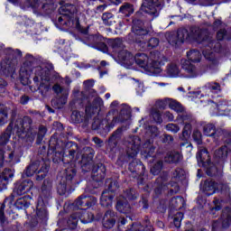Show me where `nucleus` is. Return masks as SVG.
I'll list each match as a JSON object with an SVG mask.
<instances>
[{
	"instance_id": "nucleus-1",
	"label": "nucleus",
	"mask_w": 231,
	"mask_h": 231,
	"mask_svg": "<svg viewBox=\"0 0 231 231\" xmlns=\"http://www.w3.org/2000/svg\"><path fill=\"white\" fill-rule=\"evenodd\" d=\"M184 41H197L199 44L205 46L206 49L203 51V55L208 60H214L216 59V53L221 52V43L212 40V36L207 31H203L198 27L189 29V33L187 29L179 30L177 32V41L169 40V42L174 46V44L183 42Z\"/></svg>"
},
{
	"instance_id": "nucleus-2",
	"label": "nucleus",
	"mask_w": 231,
	"mask_h": 231,
	"mask_svg": "<svg viewBox=\"0 0 231 231\" xmlns=\"http://www.w3.org/2000/svg\"><path fill=\"white\" fill-rule=\"evenodd\" d=\"M26 59L29 61L24 62L20 69L21 83L23 86H28V84H30V77L32 72H33V82L36 84L42 95L48 93V91H50L53 86V79H50L51 65L43 64L33 69L32 68V60H33V56L27 54Z\"/></svg>"
},
{
	"instance_id": "nucleus-3",
	"label": "nucleus",
	"mask_w": 231,
	"mask_h": 231,
	"mask_svg": "<svg viewBox=\"0 0 231 231\" xmlns=\"http://www.w3.org/2000/svg\"><path fill=\"white\" fill-rule=\"evenodd\" d=\"M134 62L139 68H142L147 75L158 76L162 73V67L167 62V58L160 54V52H156L154 57L152 55L151 59L144 53H137L134 57Z\"/></svg>"
},
{
	"instance_id": "nucleus-4",
	"label": "nucleus",
	"mask_w": 231,
	"mask_h": 231,
	"mask_svg": "<svg viewBox=\"0 0 231 231\" xmlns=\"http://www.w3.org/2000/svg\"><path fill=\"white\" fill-rule=\"evenodd\" d=\"M61 6L59 8V12L61 16L58 17V24L62 26L64 30L68 28H75L81 33H88V30H82L80 23L79 22V16L77 15V7L73 5L60 3Z\"/></svg>"
},
{
	"instance_id": "nucleus-5",
	"label": "nucleus",
	"mask_w": 231,
	"mask_h": 231,
	"mask_svg": "<svg viewBox=\"0 0 231 231\" xmlns=\"http://www.w3.org/2000/svg\"><path fill=\"white\" fill-rule=\"evenodd\" d=\"M112 51V57L118 64L131 69L133 68V64H134V56L124 49V43L122 42V39L117 38L116 40H111L109 42Z\"/></svg>"
},
{
	"instance_id": "nucleus-6",
	"label": "nucleus",
	"mask_w": 231,
	"mask_h": 231,
	"mask_svg": "<svg viewBox=\"0 0 231 231\" xmlns=\"http://www.w3.org/2000/svg\"><path fill=\"white\" fill-rule=\"evenodd\" d=\"M162 104H165V106H168L170 109L176 111V113H179L177 120H181L185 124L184 129L182 131V136L180 138L182 140H187V138H189L192 133V125L187 122H192V117L185 114V108H183L181 104L174 99L165 98L162 100Z\"/></svg>"
},
{
	"instance_id": "nucleus-7",
	"label": "nucleus",
	"mask_w": 231,
	"mask_h": 231,
	"mask_svg": "<svg viewBox=\"0 0 231 231\" xmlns=\"http://www.w3.org/2000/svg\"><path fill=\"white\" fill-rule=\"evenodd\" d=\"M110 108L111 111L109 112V115H113L116 109H119L120 114L119 117H114L112 123L106 126L108 129H113L116 124H119V122H125V120L131 118V108L125 104L119 106L118 101H114L111 103Z\"/></svg>"
},
{
	"instance_id": "nucleus-8",
	"label": "nucleus",
	"mask_w": 231,
	"mask_h": 231,
	"mask_svg": "<svg viewBox=\"0 0 231 231\" xmlns=\"http://www.w3.org/2000/svg\"><path fill=\"white\" fill-rule=\"evenodd\" d=\"M187 58L188 60H185L184 61H182V69H184V71H186V73H188V76L186 77H188L189 79H192V77H196V75H198V72L196 70V67L190 62H200L201 52L196 50L189 51L187 53Z\"/></svg>"
},
{
	"instance_id": "nucleus-9",
	"label": "nucleus",
	"mask_w": 231,
	"mask_h": 231,
	"mask_svg": "<svg viewBox=\"0 0 231 231\" xmlns=\"http://www.w3.org/2000/svg\"><path fill=\"white\" fill-rule=\"evenodd\" d=\"M133 32H134V35H136V37L142 39L136 41L141 50H152V48H156V46L160 44V41H158V39L156 38H152L149 40V42H145L147 41V36H145L147 35V31L142 28H136V26H134Z\"/></svg>"
},
{
	"instance_id": "nucleus-10",
	"label": "nucleus",
	"mask_w": 231,
	"mask_h": 231,
	"mask_svg": "<svg viewBox=\"0 0 231 231\" xmlns=\"http://www.w3.org/2000/svg\"><path fill=\"white\" fill-rule=\"evenodd\" d=\"M197 162L200 167H207L208 176H216L217 172V164L212 165L210 162V155L207 149H199L197 153Z\"/></svg>"
},
{
	"instance_id": "nucleus-11",
	"label": "nucleus",
	"mask_w": 231,
	"mask_h": 231,
	"mask_svg": "<svg viewBox=\"0 0 231 231\" xmlns=\"http://www.w3.org/2000/svg\"><path fill=\"white\" fill-rule=\"evenodd\" d=\"M11 55L14 60H4L0 63V75H8V73H12L14 71V68L17 64L15 59H19L21 57L22 52L19 50H12L10 49Z\"/></svg>"
},
{
	"instance_id": "nucleus-12",
	"label": "nucleus",
	"mask_w": 231,
	"mask_h": 231,
	"mask_svg": "<svg viewBox=\"0 0 231 231\" xmlns=\"http://www.w3.org/2000/svg\"><path fill=\"white\" fill-rule=\"evenodd\" d=\"M79 219H80L81 223H84V224L91 223V221L95 219V216L89 212L79 211L76 213V215H72L69 218V221H68L69 226H70V228H76L77 225L79 224Z\"/></svg>"
},
{
	"instance_id": "nucleus-13",
	"label": "nucleus",
	"mask_w": 231,
	"mask_h": 231,
	"mask_svg": "<svg viewBox=\"0 0 231 231\" xmlns=\"http://www.w3.org/2000/svg\"><path fill=\"white\" fill-rule=\"evenodd\" d=\"M211 104V106L213 107V115H216L217 116H226L229 115L231 111V102L227 103L226 101H221L218 104L212 103L211 101H208Z\"/></svg>"
},
{
	"instance_id": "nucleus-14",
	"label": "nucleus",
	"mask_w": 231,
	"mask_h": 231,
	"mask_svg": "<svg viewBox=\"0 0 231 231\" xmlns=\"http://www.w3.org/2000/svg\"><path fill=\"white\" fill-rule=\"evenodd\" d=\"M160 6L161 5L159 0H143L141 6V12H144V14H149L150 15H154V17H158V8H160Z\"/></svg>"
},
{
	"instance_id": "nucleus-15",
	"label": "nucleus",
	"mask_w": 231,
	"mask_h": 231,
	"mask_svg": "<svg viewBox=\"0 0 231 231\" xmlns=\"http://www.w3.org/2000/svg\"><path fill=\"white\" fill-rule=\"evenodd\" d=\"M231 225V208H226L223 210L222 217L219 221L213 223V230H219V228H226Z\"/></svg>"
},
{
	"instance_id": "nucleus-16",
	"label": "nucleus",
	"mask_w": 231,
	"mask_h": 231,
	"mask_svg": "<svg viewBox=\"0 0 231 231\" xmlns=\"http://www.w3.org/2000/svg\"><path fill=\"white\" fill-rule=\"evenodd\" d=\"M22 8L23 10H26V8H32L33 14L39 15L46 12V8H48V0H33L32 4L22 6Z\"/></svg>"
},
{
	"instance_id": "nucleus-17",
	"label": "nucleus",
	"mask_w": 231,
	"mask_h": 231,
	"mask_svg": "<svg viewBox=\"0 0 231 231\" xmlns=\"http://www.w3.org/2000/svg\"><path fill=\"white\" fill-rule=\"evenodd\" d=\"M126 147V154L129 156V158H134L140 150V138L130 137Z\"/></svg>"
},
{
	"instance_id": "nucleus-18",
	"label": "nucleus",
	"mask_w": 231,
	"mask_h": 231,
	"mask_svg": "<svg viewBox=\"0 0 231 231\" xmlns=\"http://www.w3.org/2000/svg\"><path fill=\"white\" fill-rule=\"evenodd\" d=\"M33 189V181L30 180H23L22 183L16 184L14 189V196H23L26 192H30Z\"/></svg>"
},
{
	"instance_id": "nucleus-19",
	"label": "nucleus",
	"mask_w": 231,
	"mask_h": 231,
	"mask_svg": "<svg viewBox=\"0 0 231 231\" xmlns=\"http://www.w3.org/2000/svg\"><path fill=\"white\" fill-rule=\"evenodd\" d=\"M200 189L206 196H212V194H216V192L221 189V186L217 185L213 180H206L204 183L200 184Z\"/></svg>"
},
{
	"instance_id": "nucleus-20",
	"label": "nucleus",
	"mask_w": 231,
	"mask_h": 231,
	"mask_svg": "<svg viewBox=\"0 0 231 231\" xmlns=\"http://www.w3.org/2000/svg\"><path fill=\"white\" fill-rule=\"evenodd\" d=\"M74 205L77 208H80V207H93V205H97V199L82 195L74 202Z\"/></svg>"
},
{
	"instance_id": "nucleus-21",
	"label": "nucleus",
	"mask_w": 231,
	"mask_h": 231,
	"mask_svg": "<svg viewBox=\"0 0 231 231\" xmlns=\"http://www.w3.org/2000/svg\"><path fill=\"white\" fill-rule=\"evenodd\" d=\"M52 89H53L54 93H56L57 95L61 93V97L58 100V105L56 106V107H58V109H60L61 106H64V104H66L68 102L69 92H68V90H64L62 88V87L59 84H55L52 87Z\"/></svg>"
},
{
	"instance_id": "nucleus-22",
	"label": "nucleus",
	"mask_w": 231,
	"mask_h": 231,
	"mask_svg": "<svg viewBox=\"0 0 231 231\" xmlns=\"http://www.w3.org/2000/svg\"><path fill=\"white\" fill-rule=\"evenodd\" d=\"M113 183L109 185V190L103 191L100 203L103 207H111L113 204Z\"/></svg>"
},
{
	"instance_id": "nucleus-23",
	"label": "nucleus",
	"mask_w": 231,
	"mask_h": 231,
	"mask_svg": "<svg viewBox=\"0 0 231 231\" xmlns=\"http://www.w3.org/2000/svg\"><path fill=\"white\" fill-rule=\"evenodd\" d=\"M166 75L170 79H176L178 77H183L180 67L176 63H170L166 67Z\"/></svg>"
},
{
	"instance_id": "nucleus-24",
	"label": "nucleus",
	"mask_w": 231,
	"mask_h": 231,
	"mask_svg": "<svg viewBox=\"0 0 231 231\" xmlns=\"http://www.w3.org/2000/svg\"><path fill=\"white\" fill-rule=\"evenodd\" d=\"M221 92V85L218 83H208L203 88L202 93H206L208 97H212L213 93H220Z\"/></svg>"
},
{
	"instance_id": "nucleus-25",
	"label": "nucleus",
	"mask_w": 231,
	"mask_h": 231,
	"mask_svg": "<svg viewBox=\"0 0 231 231\" xmlns=\"http://www.w3.org/2000/svg\"><path fill=\"white\" fill-rule=\"evenodd\" d=\"M0 154L3 160H5V158H7L6 162H9V163H13V165H15V163H19V162H21V155L17 154V152H2Z\"/></svg>"
},
{
	"instance_id": "nucleus-26",
	"label": "nucleus",
	"mask_w": 231,
	"mask_h": 231,
	"mask_svg": "<svg viewBox=\"0 0 231 231\" xmlns=\"http://www.w3.org/2000/svg\"><path fill=\"white\" fill-rule=\"evenodd\" d=\"M26 127H28V125L24 123L23 119H18L15 124L14 127L13 128V133H16V134L19 136V138H24L23 134H24Z\"/></svg>"
},
{
	"instance_id": "nucleus-27",
	"label": "nucleus",
	"mask_w": 231,
	"mask_h": 231,
	"mask_svg": "<svg viewBox=\"0 0 231 231\" xmlns=\"http://www.w3.org/2000/svg\"><path fill=\"white\" fill-rule=\"evenodd\" d=\"M12 178H14V171L8 169L5 170L0 174V189H5Z\"/></svg>"
},
{
	"instance_id": "nucleus-28",
	"label": "nucleus",
	"mask_w": 231,
	"mask_h": 231,
	"mask_svg": "<svg viewBox=\"0 0 231 231\" xmlns=\"http://www.w3.org/2000/svg\"><path fill=\"white\" fill-rule=\"evenodd\" d=\"M116 210L121 214H131V206L127 203V199H119L116 204Z\"/></svg>"
},
{
	"instance_id": "nucleus-29",
	"label": "nucleus",
	"mask_w": 231,
	"mask_h": 231,
	"mask_svg": "<svg viewBox=\"0 0 231 231\" xmlns=\"http://www.w3.org/2000/svg\"><path fill=\"white\" fill-rule=\"evenodd\" d=\"M228 156V147L227 146H223L217 150L215 152V160H218L219 163L223 165V162L226 160V157Z\"/></svg>"
},
{
	"instance_id": "nucleus-30",
	"label": "nucleus",
	"mask_w": 231,
	"mask_h": 231,
	"mask_svg": "<svg viewBox=\"0 0 231 231\" xmlns=\"http://www.w3.org/2000/svg\"><path fill=\"white\" fill-rule=\"evenodd\" d=\"M35 217L37 221H45L48 219V211H46L44 206L41 205V199H39Z\"/></svg>"
},
{
	"instance_id": "nucleus-31",
	"label": "nucleus",
	"mask_w": 231,
	"mask_h": 231,
	"mask_svg": "<svg viewBox=\"0 0 231 231\" xmlns=\"http://www.w3.org/2000/svg\"><path fill=\"white\" fill-rule=\"evenodd\" d=\"M115 212L109 210L105 214L103 226L105 228H113L115 226Z\"/></svg>"
},
{
	"instance_id": "nucleus-32",
	"label": "nucleus",
	"mask_w": 231,
	"mask_h": 231,
	"mask_svg": "<svg viewBox=\"0 0 231 231\" xmlns=\"http://www.w3.org/2000/svg\"><path fill=\"white\" fill-rule=\"evenodd\" d=\"M30 201H32L30 196H23L16 200L14 207L18 208V210H23V208H27L30 205Z\"/></svg>"
},
{
	"instance_id": "nucleus-33",
	"label": "nucleus",
	"mask_w": 231,
	"mask_h": 231,
	"mask_svg": "<svg viewBox=\"0 0 231 231\" xmlns=\"http://www.w3.org/2000/svg\"><path fill=\"white\" fill-rule=\"evenodd\" d=\"M181 160H183V156L178 152H171L165 157V162L168 163H178V162H181Z\"/></svg>"
},
{
	"instance_id": "nucleus-34",
	"label": "nucleus",
	"mask_w": 231,
	"mask_h": 231,
	"mask_svg": "<svg viewBox=\"0 0 231 231\" xmlns=\"http://www.w3.org/2000/svg\"><path fill=\"white\" fill-rule=\"evenodd\" d=\"M119 13L124 14V15L129 16L131 14L134 13V7L131 4H124L120 8H119Z\"/></svg>"
},
{
	"instance_id": "nucleus-35",
	"label": "nucleus",
	"mask_w": 231,
	"mask_h": 231,
	"mask_svg": "<svg viewBox=\"0 0 231 231\" xmlns=\"http://www.w3.org/2000/svg\"><path fill=\"white\" fill-rule=\"evenodd\" d=\"M102 21L106 26H113L115 24V16L111 13H105L102 15Z\"/></svg>"
},
{
	"instance_id": "nucleus-36",
	"label": "nucleus",
	"mask_w": 231,
	"mask_h": 231,
	"mask_svg": "<svg viewBox=\"0 0 231 231\" xmlns=\"http://www.w3.org/2000/svg\"><path fill=\"white\" fill-rule=\"evenodd\" d=\"M171 205L173 208H181L185 205V199L182 197L173 198L171 199Z\"/></svg>"
},
{
	"instance_id": "nucleus-37",
	"label": "nucleus",
	"mask_w": 231,
	"mask_h": 231,
	"mask_svg": "<svg viewBox=\"0 0 231 231\" xmlns=\"http://www.w3.org/2000/svg\"><path fill=\"white\" fill-rule=\"evenodd\" d=\"M50 169V166L48 164H44L42 166L41 170L37 172V178L36 180H43V178H46V174H48V170Z\"/></svg>"
},
{
	"instance_id": "nucleus-38",
	"label": "nucleus",
	"mask_w": 231,
	"mask_h": 231,
	"mask_svg": "<svg viewBox=\"0 0 231 231\" xmlns=\"http://www.w3.org/2000/svg\"><path fill=\"white\" fill-rule=\"evenodd\" d=\"M216 133V126L212 124L206 125L204 126V134L206 136H214Z\"/></svg>"
},
{
	"instance_id": "nucleus-39",
	"label": "nucleus",
	"mask_w": 231,
	"mask_h": 231,
	"mask_svg": "<svg viewBox=\"0 0 231 231\" xmlns=\"http://www.w3.org/2000/svg\"><path fill=\"white\" fill-rule=\"evenodd\" d=\"M182 220H183V213L181 212L177 213L173 218V223L176 228H180V226H181Z\"/></svg>"
},
{
	"instance_id": "nucleus-40",
	"label": "nucleus",
	"mask_w": 231,
	"mask_h": 231,
	"mask_svg": "<svg viewBox=\"0 0 231 231\" xmlns=\"http://www.w3.org/2000/svg\"><path fill=\"white\" fill-rule=\"evenodd\" d=\"M37 167L38 164L37 162L31 164L25 171V174L26 176H33V174H35V172H37Z\"/></svg>"
},
{
	"instance_id": "nucleus-41",
	"label": "nucleus",
	"mask_w": 231,
	"mask_h": 231,
	"mask_svg": "<svg viewBox=\"0 0 231 231\" xmlns=\"http://www.w3.org/2000/svg\"><path fill=\"white\" fill-rule=\"evenodd\" d=\"M193 140L195 143H197V145H201V142H202L201 132H199V130H194Z\"/></svg>"
},
{
	"instance_id": "nucleus-42",
	"label": "nucleus",
	"mask_w": 231,
	"mask_h": 231,
	"mask_svg": "<svg viewBox=\"0 0 231 231\" xmlns=\"http://www.w3.org/2000/svg\"><path fill=\"white\" fill-rule=\"evenodd\" d=\"M151 116L153 119V121L156 122V124H162V122H163V120L162 119V116L160 115V111H152Z\"/></svg>"
},
{
	"instance_id": "nucleus-43",
	"label": "nucleus",
	"mask_w": 231,
	"mask_h": 231,
	"mask_svg": "<svg viewBox=\"0 0 231 231\" xmlns=\"http://www.w3.org/2000/svg\"><path fill=\"white\" fill-rule=\"evenodd\" d=\"M8 140H10V131L5 132L0 137V145H5V144L8 143Z\"/></svg>"
},
{
	"instance_id": "nucleus-44",
	"label": "nucleus",
	"mask_w": 231,
	"mask_h": 231,
	"mask_svg": "<svg viewBox=\"0 0 231 231\" xmlns=\"http://www.w3.org/2000/svg\"><path fill=\"white\" fill-rule=\"evenodd\" d=\"M166 130L169 131L170 133H178L180 131V126H178L177 125L174 124H168L166 125Z\"/></svg>"
},
{
	"instance_id": "nucleus-45",
	"label": "nucleus",
	"mask_w": 231,
	"mask_h": 231,
	"mask_svg": "<svg viewBox=\"0 0 231 231\" xmlns=\"http://www.w3.org/2000/svg\"><path fill=\"white\" fill-rule=\"evenodd\" d=\"M163 165L162 162H159L153 168L151 169L152 174L156 176V174L160 173V171H162V167Z\"/></svg>"
},
{
	"instance_id": "nucleus-46",
	"label": "nucleus",
	"mask_w": 231,
	"mask_h": 231,
	"mask_svg": "<svg viewBox=\"0 0 231 231\" xmlns=\"http://www.w3.org/2000/svg\"><path fill=\"white\" fill-rule=\"evenodd\" d=\"M58 192L60 196H64V194H66V192H68V188L66 187L65 183L60 182L58 185Z\"/></svg>"
},
{
	"instance_id": "nucleus-47",
	"label": "nucleus",
	"mask_w": 231,
	"mask_h": 231,
	"mask_svg": "<svg viewBox=\"0 0 231 231\" xmlns=\"http://www.w3.org/2000/svg\"><path fill=\"white\" fill-rule=\"evenodd\" d=\"M8 122V113L6 111L0 112V125H3Z\"/></svg>"
},
{
	"instance_id": "nucleus-48",
	"label": "nucleus",
	"mask_w": 231,
	"mask_h": 231,
	"mask_svg": "<svg viewBox=\"0 0 231 231\" xmlns=\"http://www.w3.org/2000/svg\"><path fill=\"white\" fill-rule=\"evenodd\" d=\"M76 171L75 169H68L67 171H66V180L68 181H71L73 180V177L75 176L76 174Z\"/></svg>"
},
{
	"instance_id": "nucleus-49",
	"label": "nucleus",
	"mask_w": 231,
	"mask_h": 231,
	"mask_svg": "<svg viewBox=\"0 0 231 231\" xmlns=\"http://www.w3.org/2000/svg\"><path fill=\"white\" fill-rule=\"evenodd\" d=\"M173 176L176 180H181L185 176V171L181 169H177L173 173Z\"/></svg>"
},
{
	"instance_id": "nucleus-50",
	"label": "nucleus",
	"mask_w": 231,
	"mask_h": 231,
	"mask_svg": "<svg viewBox=\"0 0 231 231\" xmlns=\"http://www.w3.org/2000/svg\"><path fill=\"white\" fill-rule=\"evenodd\" d=\"M93 97H95V102H97L95 107H100V106H104V101H102V98L97 97V93L93 91Z\"/></svg>"
},
{
	"instance_id": "nucleus-51",
	"label": "nucleus",
	"mask_w": 231,
	"mask_h": 231,
	"mask_svg": "<svg viewBox=\"0 0 231 231\" xmlns=\"http://www.w3.org/2000/svg\"><path fill=\"white\" fill-rule=\"evenodd\" d=\"M213 203L215 207L211 208V212H214V210H221V203H223V201L216 199L215 201H213Z\"/></svg>"
},
{
	"instance_id": "nucleus-52",
	"label": "nucleus",
	"mask_w": 231,
	"mask_h": 231,
	"mask_svg": "<svg viewBox=\"0 0 231 231\" xmlns=\"http://www.w3.org/2000/svg\"><path fill=\"white\" fill-rule=\"evenodd\" d=\"M0 223H6V219H5V204H3L0 208Z\"/></svg>"
},
{
	"instance_id": "nucleus-53",
	"label": "nucleus",
	"mask_w": 231,
	"mask_h": 231,
	"mask_svg": "<svg viewBox=\"0 0 231 231\" xmlns=\"http://www.w3.org/2000/svg\"><path fill=\"white\" fill-rule=\"evenodd\" d=\"M95 86V81L93 79H88L84 81V88L85 89H91Z\"/></svg>"
},
{
	"instance_id": "nucleus-54",
	"label": "nucleus",
	"mask_w": 231,
	"mask_h": 231,
	"mask_svg": "<svg viewBox=\"0 0 231 231\" xmlns=\"http://www.w3.org/2000/svg\"><path fill=\"white\" fill-rule=\"evenodd\" d=\"M71 118L75 122V124H77V122H80V112H72Z\"/></svg>"
},
{
	"instance_id": "nucleus-55",
	"label": "nucleus",
	"mask_w": 231,
	"mask_h": 231,
	"mask_svg": "<svg viewBox=\"0 0 231 231\" xmlns=\"http://www.w3.org/2000/svg\"><path fill=\"white\" fill-rule=\"evenodd\" d=\"M45 134H46V127L41 126L39 128V132H38V138H39V140H42V138H44Z\"/></svg>"
},
{
	"instance_id": "nucleus-56",
	"label": "nucleus",
	"mask_w": 231,
	"mask_h": 231,
	"mask_svg": "<svg viewBox=\"0 0 231 231\" xmlns=\"http://www.w3.org/2000/svg\"><path fill=\"white\" fill-rule=\"evenodd\" d=\"M225 35H226V31L225 30H220L217 32V39L218 41H223V39H225Z\"/></svg>"
},
{
	"instance_id": "nucleus-57",
	"label": "nucleus",
	"mask_w": 231,
	"mask_h": 231,
	"mask_svg": "<svg viewBox=\"0 0 231 231\" xmlns=\"http://www.w3.org/2000/svg\"><path fill=\"white\" fill-rule=\"evenodd\" d=\"M42 196H50L51 194V190L50 186L46 188L45 185L42 187Z\"/></svg>"
},
{
	"instance_id": "nucleus-58",
	"label": "nucleus",
	"mask_w": 231,
	"mask_h": 231,
	"mask_svg": "<svg viewBox=\"0 0 231 231\" xmlns=\"http://www.w3.org/2000/svg\"><path fill=\"white\" fill-rule=\"evenodd\" d=\"M126 199H136V196H134V191L130 190L126 193Z\"/></svg>"
},
{
	"instance_id": "nucleus-59",
	"label": "nucleus",
	"mask_w": 231,
	"mask_h": 231,
	"mask_svg": "<svg viewBox=\"0 0 231 231\" xmlns=\"http://www.w3.org/2000/svg\"><path fill=\"white\" fill-rule=\"evenodd\" d=\"M148 131L153 134L154 136H156V134L158 133V128L156 126H151L149 127Z\"/></svg>"
},
{
	"instance_id": "nucleus-60",
	"label": "nucleus",
	"mask_w": 231,
	"mask_h": 231,
	"mask_svg": "<svg viewBox=\"0 0 231 231\" xmlns=\"http://www.w3.org/2000/svg\"><path fill=\"white\" fill-rule=\"evenodd\" d=\"M165 116L170 122H172L174 120V115H172L171 112H165Z\"/></svg>"
},
{
	"instance_id": "nucleus-61",
	"label": "nucleus",
	"mask_w": 231,
	"mask_h": 231,
	"mask_svg": "<svg viewBox=\"0 0 231 231\" xmlns=\"http://www.w3.org/2000/svg\"><path fill=\"white\" fill-rule=\"evenodd\" d=\"M5 86H6V82H5V80L3 79H0V92L4 91Z\"/></svg>"
},
{
	"instance_id": "nucleus-62",
	"label": "nucleus",
	"mask_w": 231,
	"mask_h": 231,
	"mask_svg": "<svg viewBox=\"0 0 231 231\" xmlns=\"http://www.w3.org/2000/svg\"><path fill=\"white\" fill-rule=\"evenodd\" d=\"M189 97H196V98H201V97H203V94H201V92H193L192 96Z\"/></svg>"
},
{
	"instance_id": "nucleus-63",
	"label": "nucleus",
	"mask_w": 231,
	"mask_h": 231,
	"mask_svg": "<svg viewBox=\"0 0 231 231\" xmlns=\"http://www.w3.org/2000/svg\"><path fill=\"white\" fill-rule=\"evenodd\" d=\"M21 104H28V97L23 96L22 97L21 100H20Z\"/></svg>"
},
{
	"instance_id": "nucleus-64",
	"label": "nucleus",
	"mask_w": 231,
	"mask_h": 231,
	"mask_svg": "<svg viewBox=\"0 0 231 231\" xmlns=\"http://www.w3.org/2000/svg\"><path fill=\"white\" fill-rule=\"evenodd\" d=\"M172 136H171V135H164V142H166V143H170V142H172Z\"/></svg>"
}]
</instances>
